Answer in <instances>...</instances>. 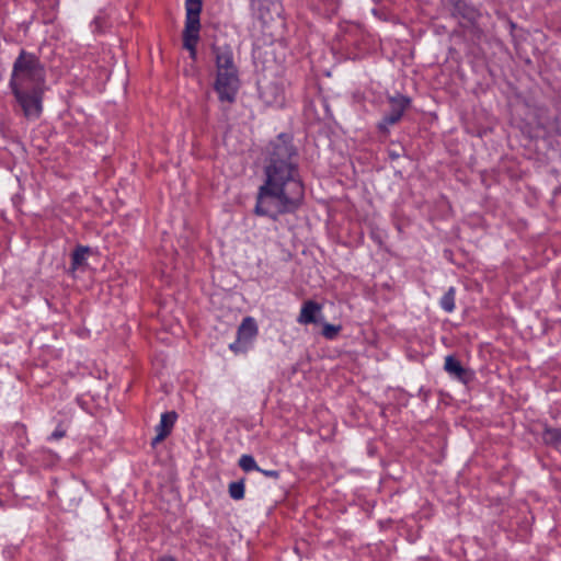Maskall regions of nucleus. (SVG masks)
<instances>
[{
    "instance_id": "obj_1",
    "label": "nucleus",
    "mask_w": 561,
    "mask_h": 561,
    "mask_svg": "<svg viewBox=\"0 0 561 561\" xmlns=\"http://www.w3.org/2000/svg\"><path fill=\"white\" fill-rule=\"evenodd\" d=\"M296 149L282 134L266 148L264 181L257 190L254 213L276 220L294 213L304 198V184L296 161Z\"/></svg>"
},
{
    "instance_id": "obj_2",
    "label": "nucleus",
    "mask_w": 561,
    "mask_h": 561,
    "mask_svg": "<svg viewBox=\"0 0 561 561\" xmlns=\"http://www.w3.org/2000/svg\"><path fill=\"white\" fill-rule=\"evenodd\" d=\"M214 54L216 64L214 90L220 102L233 103L240 88V79L232 50L228 46L214 47Z\"/></svg>"
},
{
    "instance_id": "obj_3",
    "label": "nucleus",
    "mask_w": 561,
    "mask_h": 561,
    "mask_svg": "<svg viewBox=\"0 0 561 561\" xmlns=\"http://www.w3.org/2000/svg\"><path fill=\"white\" fill-rule=\"evenodd\" d=\"M44 70L38 59L30 53L21 51L13 64L10 87L13 93L42 90Z\"/></svg>"
},
{
    "instance_id": "obj_4",
    "label": "nucleus",
    "mask_w": 561,
    "mask_h": 561,
    "mask_svg": "<svg viewBox=\"0 0 561 561\" xmlns=\"http://www.w3.org/2000/svg\"><path fill=\"white\" fill-rule=\"evenodd\" d=\"M185 27L183 31V46L190 51L192 59H196V46L199 39L202 0H185Z\"/></svg>"
},
{
    "instance_id": "obj_5",
    "label": "nucleus",
    "mask_w": 561,
    "mask_h": 561,
    "mask_svg": "<svg viewBox=\"0 0 561 561\" xmlns=\"http://www.w3.org/2000/svg\"><path fill=\"white\" fill-rule=\"evenodd\" d=\"M257 335V325L252 317L242 320L238 328L237 340L229 345L234 354H243L251 348L252 343Z\"/></svg>"
},
{
    "instance_id": "obj_6",
    "label": "nucleus",
    "mask_w": 561,
    "mask_h": 561,
    "mask_svg": "<svg viewBox=\"0 0 561 561\" xmlns=\"http://www.w3.org/2000/svg\"><path fill=\"white\" fill-rule=\"evenodd\" d=\"M409 104L410 99L407 96L398 94L389 98V113L383 116L382 121L378 124V128L383 133H388L389 126L397 124L401 119Z\"/></svg>"
},
{
    "instance_id": "obj_7",
    "label": "nucleus",
    "mask_w": 561,
    "mask_h": 561,
    "mask_svg": "<svg viewBox=\"0 0 561 561\" xmlns=\"http://www.w3.org/2000/svg\"><path fill=\"white\" fill-rule=\"evenodd\" d=\"M28 119H36L42 113V90L13 93Z\"/></svg>"
},
{
    "instance_id": "obj_8",
    "label": "nucleus",
    "mask_w": 561,
    "mask_h": 561,
    "mask_svg": "<svg viewBox=\"0 0 561 561\" xmlns=\"http://www.w3.org/2000/svg\"><path fill=\"white\" fill-rule=\"evenodd\" d=\"M450 4L451 15L463 26L474 25L480 18L479 11L466 0H450Z\"/></svg>"
},
{
    "instance_id": "obj_9",
    "label": "nucleus",
    "mask_w": 561,
    "mask_h": 561,
    "mask_svg": "<svg viewBox=\"0 0 561 561\" xmlns=\"http://www.w3.org/2000/svg\"><path fill=\"white\" fill-rule=\"evenodd\" d=\"M323 321L322 306L313 300L302 304L297 322L300 324L321 323Z\"/></svg>"
},
{
    "instance_id": "obj_10",
    "label": "nucleus",
    "mask_w": 561,
    "mask_h": 561,
    "mask_svg": "<svg viewBox=\"0 0 561 561\" xmlns=\"http://www.w3.org/2000/svg\"><path fill=\"white\" fill-rule=\"evenodd\" d=\"M176 413L165 412L161 414L160 422L156 425V436L151 440V445L154 447L160 444L167 436L170 435L174 423L176 421Z\"/></svg>"
},
{
    "instance_id": "obj_11",
    "label": "nucleus",
    "mask_w": 561,
    "mask_h": 561,
    "mask_svg": "<svg viewBox=\"0 0 561 561\" xmlns=\"http://www.w3.org/2000/svg\"><path fill=\"white\" fill-rule=\"evenodd\" d=\"M445 370L462 382H467L468 371L462 367L460 362L454 356L448 355L445 358Z\"/></svg>"
},
{
    "instance_id": "obj_12",
    "label": "nucleus",
    "mask_w": 561,
    "mask_h": 561,
    "mask_svg": "<svg viewBox=\"0 0 561 561\" xmlns=\"http://www.w3.org/2000/svg\"><path fill=\"white\" fill-rule=\"evenodd\" d=\"M89 248L78 247L71 255V270L76 271L87 263Z\"/></svg>"
},
{
    "instance_id": "obj_13",
    "label": "nucleus",
    "mask_w": 561,
    "mask_h": 561,
    "mask_svg": "<svg viewBox=\"0 0 561 561\" xmlns=\"http://www.w3.org/2000/svg\"><path fill=\"white\" fill-rule=\"evenodd\" d=\"M455 295L456 290L454 287H450L440 299V307L446 312H453L455 309Z\"/></svg>"
},
{
    "instance_id": "obj_14",
    "label": "nucleus",
    "mask_w": 561,
    "mask_h": 561,
    "mask_svg": "<svg viewBox=\"0 0 561 561\" xmlns=\"http://www.w3.org/2000/svg\"><path fill=\"white\" fill-rule=\"evenodd\" d=\"M542 439L548 445H558L561 442V432L558 428H546Z\"/></svg>"
},
{
    "instance_id": "obj_15",
    "label": "nucleus",
    "mask_w": 561,
    "mask_h": 561,
    "mask_svg": "<svg viewBox=\"0 0 561 561\" xmlns=\"http://www.w3.org/2000/svg\"><path fill=\"white\" fill-rule=\"evenodd\" d=\"M239 466L242 470L249 471H261L257 467L255 459L251 455H242L239 459Z\"/></svg>"
},
{
    "instance_id": "obj_16",
    "label": "nucleus",
    "mask_w": 561,
    "mask_h": 561,
    "mask_svg": "<svg viewBox=\"0 0 561 561\" xmlns=\"http://www.w3.org/2000/svg\"><path fill=\"white\" fill-rule=\"evenodd\" d=\"M229 495L233 500H242L244 497V483L243 481H234L229 484Z\"/></svg>"
},
{
    "instance_id": "obj_17",
    "label": "nucleus",
    "mask_w": 561,
    "mask_h": 561,
    "mask_svg": "<svg viewBox=\"0 0 561 561\" xmlns=\"http://www.w3.org/2000/svg\"><path fill=\"white\" fill-rule=\"evenodd\" d=\"M340 330V325L324 323L322 329V335L328 340H333L337 336Z\"/></svg>"
},
{
    "instance_id": "obj_18",
    "label": "nucleus",
    "mask_w": 561,
    "mask_h": 561,
    "mask_svg": "<svg viewBox=\"0 0 561 561\" xmlns=\"http://www.w3.org/2000/svg\"><path fill=\"white\" fill-rule=\"evenodd\" d=\"M64 436H65V432H64L62 430L57 428V430H55V431L50 434V436H49V440H57V439H59V438H61V437H64Z\"/></svg>"
},
{
    "instance_id": "obj_19",
    "label": "nucleus",
    "mask_w": 561,
    "mask_h": 561,
    "mask_svg": "<svg viewBox=\"0 0 561 561\" xmlns=\"http://www.w3.org/2000/svg\"><path fill=\"white\" fill-rule=\"evenodd\" d=\"M266 477H277V472L270 470V471H263L261 470Z\"/></svg>"
},
{
    "instance_id": "obj_20",
    "label": "nucleus",
    "mask_w": 561,
    "mask_h": 561,
    "mask_svg": "<svg viewBox=\"0 0 561 561\" xmlns=\"http://www.w3.org/2000/svg\"><path fill=\"white\" fill-rule=\"evenodd\" d=\"M159 561H175L172 557H163Z\"/></svg>"
},
{
    "instance_id": "obj_21",
    "label": "nucleus",
    "mask_w": 561,
    "mask_h": 561,
    "mask_svg": "<svg viewBox=\"0 0 561 561\" xmlns=\"http://www.w3.org/2000/svg\"><path fill=\"white\" fill-rule=\"evenodd\" d=\"M399 156H400L399 153L390 152V157H391L392 159H396V158H398Z\"/></svg>"
}]
</instances>
